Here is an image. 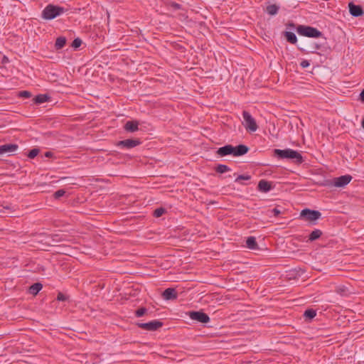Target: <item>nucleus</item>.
Here are the masks:
<instances>
[{
  "instance_id": "1",
  "label": "nucleus",
  "mask_w": 364,
  "mask_h": 364,
  "mask_svg": "<svg viewBox=\"0 0 364 364\" xmlns=\"http://www.w3.org/2000/svg\"><path fill=\"white\" fill-rule=\"evenodd\" d=\"M274 155L279 159H292L296 164H301L303 162L302 156L297 151L291 149H274Z\"/></svg>"
},
{
  "instance_id": "2",
  "label": "nucleus",
  "mask_w": 364,
  "mask_h": 364,
  "mask_svg": "<svg viewBox=\"0 0 364 364\" xmlns=\"http://www.w3.org/2000/svg\"><path fill=\"white\" fill-rule=\"evenodd\" d=\"M66 9L63 7L48 4L42 11V18L46 20H52L60 16Z\"/></svg>"
},
{
  "instance_id": "3",
  "label": "nucleus",
  "mask_w": 364,
  "mask_h": 364,
  "mask_svg": "<svg viewBox=\"0 0 364 364\" xmlns=\"http://www.w3.org/2000/svg\"><path fill=\"white\" fill-rule=\"evenodd\" d=\"M296 31L299 35L309 38H319L322 36V33L317 28L309 26H299Z\"/></svg>"
},
{
  "instance_id": "4",
  "label": "nucleus",
  "mask_w": 364,
  "mask_h": 364,
  "mask_svg": "<svg viewBox=\"0 0 364 364\" xmlns=\"http://www.w3.org/2000/svg\"><path fill=\"white\" fill-rule=\"evenodd\" d=\"M242 117L244 119L243 125L245 129L250 132H255L258 129V126L256 123L255 119L252 117V115L247 111L244 110L242 112Z\"/></svg>"
},
{
  "instance_id": "5",
  "label": "nucleus",
  "mask_w": 364,
  "mask_h": 364,
  "mask_svg": "<svg viewBox=\"0 0 364 364\" xmlns=\"http://www.w3.org/2000/svg\"><path fill=\"white\" fill-rule=\"evenodd\" d=\"M321 216V213L318 210L304 209L302 210L300 213V217L306 221H316L319 219Z\"/></svg>"
},
{
  "instance_id": "6",
  "label": "nucleus",
  "mask_w": 364,
  "mask_h": 364,
  "mask_svg": "<svg viewBox=\"0 0 364 364\" xmlns=\"http://www.w3.org/2000/svg\"><path fill=\"white\" fill-rule=\"evenodd\" d=\"M137 326L148 331H154L163 326V323L159 320H153L147 323H138Z\"/></svg>"
},
{
  "instance_id": "7",
  "label": "nucleus",
  "mask_w": 364,
  "mask_h": 364,
  "mask_svg": "<svg viewBox=\"0 0 364 364\" xmlns=\"http://www.w3.org/2000/svg\"><path fill=\"white\" fill-rule=\"evenodd\" d=\"M188 315L192 320L200 323H206L210 321L208 315L203 311H189Z\"/></svg>"
},
{
  "instance_id": "8",
  "label": "nucleus",
  "mask_w": 364,
  "mask_h": 364,
  "mask_svg": "<svg viewBox=\"0 0 364 364\" xmlns=\"http://www.w3.org/2000/svg\"><path fill=\"white\" fill-rule=\"evenodd\" d=\"M141 144L138 139H127L117 142V146L127 149H132Z\"/></svg>"
},
{
  "instance_id": "9",
  "label": "nucleus",
  "mask_w": 364,
  "mask_h": 364,
  "mask_svg": "<svg viewBox=\"0 0 364 364\" xmlns=\"http://www.w3.org/2000/svg\"><path fill=\"white\" fill-rule=\"evenodd\" d=\"M352 180V176L350 175H344L337 178H334L333 181V184L336 187H344L347 184H348Z\"/></svg>"
},
{
  "instance_id": "10",
  "label": "nucleus",
  "mask_w": 364,
  "mask_h": 364,
  "mask_svg": "<svg viewBox=\"0 0 364 364\" xmlns=\"http://www.w3.org/2000/svg\"><path fill=\"white\" fill-rule=\"evenodd\" d=\"M349 12L354 17H359L364 14L363 8L359 5H355L353 2L348 4Z\"/></svg>"
},
{
  "instance_id": "11",
  "label": "nucleus",
  "mask_w": 364,
  "mask_h": 364,
  "mask_svg": "<svg viewBox=\"0 0 364 364\" xmlns=\"http://www.w3.org/2000/svg\"><path fill=\"white\" fill-rule=\"evenodd\" d=\"M162 296L165 300H175L178 297V293L174 288H167L163 291Z\"/></svg>"
},
{
  "instance_id": "12",
  "label": "nucleus",
  "mask_w": 364,
  "mask_h": 364,
  "mask_svg": "<svg viewBox=\"0 0 364 364\" xmlns=\"http://www.w3.org/2000/svg\"><path fill=\"white\" fill-rule=\"evenodd\" d=\"M273 188L271 182H269L266 180H260L257 185V189L259 191L262 193H267Z\"/></svg>"
},
{
  "instance_id": "13",
  "label": "nucleus",
  "mask_w": 364,
  "mask_h": 364,
  "mask_svg": "<svg viewBox=\"0 0 364 364\" xmlns=\"http://www.w3.org/2000/svg\"><path fill=\"white\" fill-rule=\"evenodd\" d=\"M18 146L14 144H6L0 146V155L14 152L18 149Z\"/></svg>"
},
{
  "instance_id": "14",
  "label": "nucleus",
  "mask_w": 364,
  "mask_h": 364,
  "mask_svg": "<svg viewBox=\"0 0 364 364\" xmlns=\"http://www.w3.org/2000/svg\"><path fill=\"white\" fill-rule=\"evenodd\" d=\"M249 151V147L244 144H240L237 146H233L232 156H240L247 154Z\"/></svg>"
},
{
  "instance_id": "15",
  "label": "nucleus",
  "mask_w": 364,
  "mask_h": 364,
  "mask_svg": "<svg viewBox=\"0 0 364 364\" xmlns=\"http://www.w3.org/2000/svg\"><path fill=\"white\" fill-rule=\"evenodd\" d=\"M233 146L228 144L224 146L220 147L216 153L220 156H225L227 155H232Z\"/></svg>"
},
{
  "instance_id": "16",
  "label": "nucleus",
  "mask_w": 364,
  "mask_h": 364,
  "mask_svg": "<svg viewBox=\"0 0 364 364\" xmlns=\"http://www.w3.org/2000/svg\"><path fill=\"white\" fill-rule=\"evenodd\" d=\"M124 128L128 132H135L139 130V122L136 121H127Z\"/></svg>"
},
{
  "instance_id": "17",
  "label": "nucleus",
  "mask_w": 364,
  "mask_h": 364,
  "mask_svg": "<svg viewBox=\"0 0 364 364\" xmlns=\"http://www.w3.org/2000/svg\"><path fill=\"white\" fill-rule=\"evenodd\" d=\"M246 245L250 250H257V243L255 237H248L246 240Z\"/></svg>"
},
{
  "instance_id": "18",
  "label": "nucleus",
  "mask_w": 364,
  "mask_h": 364,
  "mask_svg": "<svg viewBox=\"0 0 364 364\" xmlns=\"http://www.w3.org/2000/svg\"><path fill=\"white\" fill-rule=\"evenodd\" d=\"M49 99H50V97L48 95L40 94V95H36L33 98V101L36 104H42L46 102H48Z\"/></svg>"
},
{
  "instance_id": "19",
  "label": "nucleus",
  "mask_w": 364,
  "mask_h": 364,
  "mask_svg": "<svg viewBox=\"0 0 364 364\" xmlns=\"http://www.w3.org/2000/svg\"><path fill=\"white\" fill-rule=\"evenodd\" d=\"M66 44V38L63 36L57 38L55 43V48L56 50L62 49Z\"/></svg>"
},
{
  "instance_id": "20",
  "label": "nucleus",
  "mask_w": 364,
  "mask_h": 364,
  "mask_svg": "<svg viewBox=\"0 0 364 364\" xmlns=\"http://www.w3.org/2000/svg\"><path fill=\"white\" fill-rule=\"evenodd\" d=\"M42 284L41 283H35L31 285L29 288V293L33 295H36L41 289Z\"/></svg>"
},
{
  "instance_id": "21",
  "label": "nucleus",
  "mask_w": 364,
  "mask_h": 364,
  "mask_svg": "<svg viewBox=\"0 0 364 364\" xmlns=\"http://www.w3.org/2000/svg\"><path fill=\"white\" fill-rule=\"evenodd\" d=\"M284 36L288 42L292 44H295L297 42V38L296 35L290 31H286L284 33Z\"/></svg>"
},
{
  "instance_id": "22",
  "label": "nucleus",
  "mask_w": 364,
  "mask_h": 364,
  "mask_svg": "<svg viewBox=\"0 0 364 364\" xmlns=\"http://www.w3.org/2000/svg\"><path fill=\"white\" fill-rule=\"evenodd\" d=\"M279 7L276 4H271L267 6L266 11L271 16L276 15L278 13Z\"/></svg>"
},
{
  "instance_id": "23",
  "label": "nucleus",
  "mask_w": 364,
  "mask_h": 364,
  "mask_svg": "<svg viewBox=\"0 0 364 364\" xmlns=\"http://www.w3.org/2000/svg\"><path fill=\"white\" fill-rule=\"evenodd\" d=\"M322 235L321 230L318 229H315L314 231H312L309 236V241H314L317 239H318Z\"/></svg>"
},
{
  "instance_id": "24",
  "label": "nucleus",
  "mask_w": 364,
  "mask_h": 364,
  "mask_svg": "<svg viewBox=\"0 0 364 364\" xmlns=\"http://www.w3.org/2000/svg\"><path fill=\"white\" fill-rule=\"evenodd\" d=\"M230 171V168L227 165L225 164H218L215 168V171L219 173H224Z\"/></svg>"
},
{
  "instance_id": "25",
  "label": "nucleus",
  "mask_w": 364,
  "mask_h": 364,
  "mask_svg": "<svg viewBox=\"0 0 364 364\" xmlns=\"http://www.w3.org/2000/svg\"><path fill=\"white\" fill-rule=\"evenodd\" d=\"M316 312L313 309H307L304 313V316L309 319L314 318L316 316Z\"/></svg>"
},
{
  "instance_id": "26",
  "label": "nucleus",
  "mask_w": 364,
  "mask_h": 364,
  "mask_svg": "<svg viewBox=\"0 0 364 364\" xmlns=\"http://www.w3.org/2000/svg\"><path fill=\"white\" fill-rule=\"evenodd\" d=\"M147 312V309L144 307H141V308H139L136 311H135V316L136 317H141L143 316L144 314H146Z\"/></svg>"
},
{
  "instance_id": "27",
  "label": "nucleus",
  "mask_w": 364,
  "mask_h": 364,
  "mask_svg": "<svg viewBox=\"0 0 364 364\" xmlns=\"http://www.w3.org/2000/svg\"><path fill=\"white\" fill-rule=\"evenodd\" d=\"M164 213H165V209L163 208H159L156 209L154 211V216L156 217V218H159L161 215H163V214Z\"/></svg>"
},
{
  "instance_id": "28",
  "label": "nucleus",
  "mask_w": 364,
  "mask_h": 364,
  "mask_svg": "<svg viewBox=\"0 0 364 364\" xmlns=\"http://www.w3.org/2000/svg\"><path fill=\"white\" fill-rule=\"evenodd\" d=\"M167 6L172 8L173 10H179L182 9V6L176 2H168Z\"/></svg>"
},
{
  "instance_id": "29",
  "label": "nucleus",
  "mask_w": 364,
  "mask_h": 364,
  "mask_svg": "<svg viewBox=\"0 0 364 364\" xmlns=\"http://www.w3.org/2000/svg\"><path fill=\"white\" fill-rule=\"evenodd\" d=\"M38 153H39L38 149H33L28 152L27 156L30 159H34L38 154Z\"/></svg>"
},
{
  "instance_id": "30",
  "label": "nucleus",
  "mask_w": 364,
  "mask_h": 364,
  "mask_svg": "<svg viewBox=\"0 0 364 364\" xmlns=\"http://www.w3.org/2000/svg\"><path fill=\"white\" fill-rule=\"evenodd\" d=\"M251 178V176L250 175H239L237 176V177L235 178V182H238L240 183V181L242 180H245V181H248Z\"/></svg>"
},
{
  "instance_id": "31",
  "label": "nucleus",
  "mask_w": 364,
  "mask_h": 364,
  "mask_svg": "<svg viewBox=\"0 0 364 364\" xmlns=\"http://www.w3.org/2000/svg\"><path fill=\"white\" fill-rule=\"evenodd\" d=\"M81 44L82 40L79 38H76L72 43V47H73L74 48H77L81 46Z\"/></svg>"
},
{
  "instance_id": "32",
  "label": "nucleus",
  "mask_w": 364,
  "mask_h": 364,
  "mask_svg": "<svg viewBox=\"0 0 364 364\" xmlns=\"http://www.w3.org/2000/svg\"><path fill=\"white\" fill-rule=\"evenodd\" d=\"M65 193V191L63 189H60L55 191L53 196L55 199H58L60 197L63 196Z\"/></svg>"
},
{
  "instance_id": "33",
  "label": "nucleus",
  "mask_w": 364,
  "mask_h": 364,
  "mask_svg": "<svg viewBox=\"0 0 364 364\" xmlns=\"http://www.w3.org/2000/svg\"><path fill=\"white\" fill-rule=\"evenodd\" d=\"M18 96L23 98H29L31 97V93L29 91L23 90L19 92Z\"/></svg>"
},
{
  "instance_id": "34",
  "label": "nucleus",
  "mask_w": 364,
  "mask_h": 364,
  "mask_svg": "<svg viewBox=\"0 0 364 364\" xmlns=\"http://www.w3.org/2000/svg\"><path fill=\"white\" fill-rule=\"evenodd\" d=\"M11 209L9 205H0V213H7L6 210Z\"/></svg>"
},
{
  "instance_id": "35",
  "label": "nucleus",
  "mask_w": 364,
  "mask_h": 364,
  "mask_svg": "<svg viewBox=\"0 0 364 364\" xmlns=\"http://www.w3.org/2000/svg\"><path fill=\"white\" fill-rule=\"evenodd\" d=\"M310 65L309 62L306 60H304L301 62L300 63V65L303 68H306L307 67H309Z\"/></svg>"
},
{
  "instance_id": "36",
  "label": "nucleus",
  "mask_w": 364,
  "mask_h": 364,
  "mask_svg": "<svg viewBox=\"0 0 364 364\" xmlns=\"http://www.w3.org/2000/svg\"><path fill=\"white\" fill-rule=\"evenodd\" d=\"M321 48V45L318 43H314L312 46V50H311V53H316V50H319Z\"/></svg>"
},
{
  "instance_id": "37",
  "label": "nucleus",
  "mask_w": 364,
  "mask_h": 364,
  "mask_svg": "<svg viewBox=\"0 0 364 364\" xmlns=\"http://www.w3.org/2000/svg\"><path fill=\"white\" fill-rule=\"evenodd\" d=\"M66 299V296L63 293H58L57 296V299L58 301H65Z\"/></svg>"
},
{
  "instance_id": "38",
  "label": "nucleus",
  "mask_w": 364,
  "mask_h": 364,
  "mask_svg": "<svg viewBox=\"0 0 364 364\" xmlns=\"http://www.w3.org/2000/svg\"><path fill=\"white\" fill-rule=\"evenodd\" d=\"M272 212L273 213L274 216H278L281 214V210L277 209V208L272 209Z\"/></svg>"
},
{
  "instance_id": "39",
  "label": "nucleus",
  "mask_w": 364,
  "mask_h": 364,
  "mask_svg": "<svg viewBox=\"0 0 364 364\" xmlns=\"http://www.w3.org/2000/svg\"><path fill=\"white\" fill-rule=\"evenodd\" d=\"M360 100H361V102L364 103V89L361 91L360 94Z\"/></svg>"
},
{
  "instance_id": "40",
  "label": "nucleus",
  "mask_w": 364,
  "mask_h": 364,
  "mask_svg": "<svg viewBox=\"0 0 364 364\" xmlns=\"http://www.w3.org/2000/svg\"><path fill=\"white\" fill-rule=\"evenodd\" d=\"M52 155V153L50 152V151H48L45 154V156H47V157H49Z\"/></svg>"
},
{
  "instance_id": "41",
  "label": "nucleus",
  "mask_w": 364,
  "mask_h": 364,
  "mask_svg": "<svg viewBox=\"0 0 364 364\" xmlns=\"http://www.w3.org/2000/svg\"><path fill=\"white\" fill-rule=\"evenodd\" d=\"M53 240L58 241L60 240L59 239H53Z\"/></svg>"
}]
</instances>
